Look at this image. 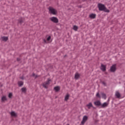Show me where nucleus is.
Listing matches in <instances>:
<instances>
[{"instance_id": "obj_17", "label": "nucleus", "mask_w": 125, "mask_h": 125, "mask_svg": "<svg viewBox=\"0 0 125 125\" xmlns=\"http://www.w3.org/2000/svg\"><path fill=\"white\" fill-rule=\"evenodd\" d=\"M69 97H70V95H69V94H67L65 96L64 101H67L69 99Z\"/></svg>"}, {"instance_id": "obj_18", "label": "nucleus", "mask_w": 125, "mask_h": 125, "mask_svg": "<svg viewBox=\"0 0 125 125\" xmlns=\"http://www.w3.org/2000/svg\"><path fill=\"white\" fill-rule=\"evenodd\" d=\"M1 39L4 42H6V41H7V40H8V37H1Z\"/></svg>"}, {"instance_id": "obj_25", "label": "nucleus", "mask_w": 125, "mask_h": 125, "mask_svg": "<svg viewBox=\"0 0 125 125\" xmlns=\"http://www.w3.org/2000/svg\"><path fill=\"white\" fill-rule=\"evenodd\" d=\"M51 39V36H49V37L47 38V42H49V41H50Z\"/></svg>"}, {"instance_id": "obj_3", "label": "nucleus", "mask_w": 125, "mask_h": 125, "mask_svg": "<svg viewBox=\"0 0 125 125\" xmlns=\"http://www.w3.org/2000/svg\"><path fill=\"white\" fill-rule=\"evenodd\" d=\"M50 20H51L52 22H53V23H58V22H59L58 19L55 17L50 18Z\"/></svg>"}, {"instance_id": "obj_2", "label": "nucleus", "mask_w": 125, "mask_h": 125, "mask_svg": "<svg viewBox=\"0 0 125 125\" xmlns=\"http://www.w3.org/2000/svg\"><path fill=\"white\" fill-rule=\"evenodd\" d=\"M49 10V13L50 14H52L53 15H57V10H56L53 7L50 6L48 8Z\"/></svg>"}, {"instance_id": "obj_4", "label": "nucleus", "mask_w": 125, "mask_h": 125, "mask_svg": "<svg viewBox=\"0 0 125 125\" xmlns=\"http://www.w3.org/2000/svg\"><path fill=\"white\" fill-rule=\"evenodd\" d=\"M88 119V117H87V116L86 115L84 116L83 117V120L81 122L82 125H84V124H85V122H86V121H87Z\"/></svg>"}, {"instance_id": "obj_8", "label": "nucleus", "mask_w": 125, "mask_h": 125, "mask_svg": "<svg viewBox=\"0 0 125 125\" xmlns=\"http://www.w3.org/2000/svg\"><path fill=\"white\" fill-rule=\"evenodd\" d=\"M94 104L95 106H101V102L100 101H96L94 102Z\"/></svg>"}, {"instance_id": "obj_20", "label": "nucleus", "mask_w": 125, "mask_h": 125, "mask_svg": "<svg viewBox=\"0 0 125 125\" xmlns=\"http://www.w3.org/2000/svg\"><path fill=\"white\" fill-rule=\"evenodd\" d=\"M27 89H26L25 87H23L21 88V91L23 92V93H26V91Z\"/></svg>"}, {"instance_id": "obj_24", "label": "nucleus", "mask_w": 125, "mask_h": 125, "mask_svg": "<svg viewBox=\"0 0 125 125\" xmlns=\"http://www.w3.org/2000/svg\"><path fill=\"white\" fill-rule=\"evenodd\" d=\"M96 96L97 97H98L99 98H101L100 95L99 94V92H98V93L96 94Z\"/></svg>"}, {"instance_id": "obj_30", "label": "nucleus", "mask_w": 125, "mask_h": 125, "mask_svg": "<svg viewBox=\"0 0 125 125\" xmlns=\"http://www.w3.org/2000/svg\"><path fill=\"white\" fill-rule=\"evenodd\" d=\"M37 77H38V76L36 75L35 77L37 78Z\"/></svg>"}, {"instance_id": "obj_16", "label": "nucleus", "mask_w": 125, "mask_h": 125, "mask_svg": "<svg viewBox=\"0 0 125 125\" xmlns=\"http://www.w3.org/2000/svg\"><path fill=\"white\" fill-rule=\"evenodd\" d=\"M54 89L56 91V92H57L60 90V87L59 86H56L54 88Z\"/></svg>"}, {"instance_id": "obj_27", "label": "nucleus", "mask_w": 125, "mask_h": 125, "mask_svg": "<svg viewBox=\"0 0 125 125\" xmlns=\"http://www.w3.org/2000/svg\"><path fill=\"white\" fill-rule=\"evenodd\" d=\"M22 22H23V21H22V20H21V21H20V23L21 24H22Z\"/></svg>"}, {"instance_id": "obj_28", "label": "nucleus", "mask_w": 125, "mask_h": 125, "mask_svg": "<svg viewBox=\"0 0 125 125\" xmlns=\"http://www.w3.org/2000/svg\"><path fill=\"white\" fill-rule=\"evenodd\" d=\"M103 84L104 85H106V83H105V82H103Z\"/></svg>"}, {"instance_id": "obj_5", "label": "nucleus", "mask_w": 125, "mask_h": 125, "mask_svg": "<svg viewBox=\"0 0 125 125\" xmlns=\"http://www.w3.org/2000/svg\"><path fill=\"white\" fill-rule=\"evenodd\" d=\"M50 81V79H48L46 82H45L43 83V87H44L45 88H47V85L49 84Z\"/></svg>"}, {"instance_id": "obj_22", "label": "nucleus", "mask_w": 125, "mask_h": 125, "mask_svg": "<svg viewBox=\"0 0 125 125\" xmlns=\"http://www.w3.org/2000/svg\"><path fill=\"white\" fill-rule=\"evenodd\" d=\"M78 29H79V27L77 25L73 26V30L74 31H78Z\"/></svg>"}, {"instance_id": "obj_11", "label": "nucleus", "mask_w": 125, "mask_h": 125, "mask_svg": "<svg viewBox=\"0 0 125 125\" xmlns=\"http://www.w3.org/2000/svg\"><path fill=\"white\" fill-rule=\"evenodd\" d=\"M86 107H87L88 109H90V108H94L93 105H92V103H89V104L86 105Z\"/></svg>"}, {"instance_id": "obj_6", "label": "nucleus", "mask_w": 125, "mask_h": 125, "mask_svg": "<svg viewBox=\"0 0 125 125\" xmlns=\"http://www.w3.org/2000/svg\"><path fill=\"white\" fill-rule=\"evenodd\" d=\"M116 70H117V67H116V64L112 65V66L110 67L111 72H116Z\"/></svg>"}, {"instance_id": "obj_26", "label": "nucleus", "mask_w": 125, "mask_h": 125, "mask_svg": "<svg viewBox=\"0 0 125 125\" xmlns=\"http://www.w3.org/2000/svg\"><path fill=\"white\" fill-rule=\"evenodd\" d=\"M43 42H45V43H48V42H46V40H43Z\"/></svg>"}, {"instance_id": "obj_14", "label": "nucleus", "mask_w": 125, "mask_h": 125, "mask_svg": "<svg viewBox=\"0 0 125 125\" xmlns=\"http://www.w3.org/2000/svg\"><path fill=\"white\" fill-rule=\"evenodd\" d=\"M80 74L76 73L75 75V80H78V79H80Z\"/></svg>"}, {"instance_id": "obj_1", "label": "nucleus", "mask_w": 125, "mask_h": 125, "mask_svg": "<svg viewBox=\"0 0 125 125\" xmlns=\"http://www.w3.org/2000/svg\"><path fill=\"white\" fill-rule=\"evenodd\" d=\"M98 7L99 10H100L101 11H104V12H107V13H108V12H110V10L107 9L104 4H103L102 3H99L98 4Z\"/></svg>"}, {"instance_id": "obj_10", "label": "nucleus", "mask_w": 125, "mask_h": 125, "mask_svg": "<svg viewBox=\"0 0 125 125\" xmlns=\"http://www.w3.org/2000/svg\"><path fill=\"white\" fill-rule=\"evenodd\" d=\"M1 102H5V101H7V98H6V96H3L1 97Z\"/></svg>"}, {"instance_id": "obj_19", "label": "nucleus", "mask_w": 125, "mask_h": 125, "mask_svg": "<svg viewBox=\"0 0 125 125\" xmlns=\"http://www.w3.org/2000/svg\"><path fill=\"white\" fill-rule=\"evenodd\" d=\"M19 86H22L23 84H24V83L22 81H20L18 82Z\"/></svg>"}, {"instance_id": "obj_23", "label": "nucleus", "mask_w": 125, "mask_h": 125, "mask_svg": "<svg viewBox=\"0 0 125 125\" xmlns=\"http://www.w3.org/2000/svg\"><path fill=\"white\" fill-rule=\"evenodd\" d=\"M12 96H13V94H12V93H10L8 95L9 98H12Z\"/></svg>"}, {"instance_id": "obj_29", "label": "nucleus", "mask_w": 125, "mask_h": 125, "mask_svg": "<svg viewBox=\"0 0 125 125\" xmlns=\"http://www.w3.org/2000/svg\"><path fill=\"white\" fill-rule=\"evenodd\" d=\"M32 75L33 76V77H35V74H34V73H33V74H32Z\"/></svg>"}, {"instance_id": "obj_12", "label": "nucleus", "mask_w": 125, "mask_h": 125, "mask_svg": "<svg viewBox=\"0 0 125 125\" xmlns=\"http://www.w3.org/2000/svg\"><path fill=\"white\" fill-rule=\"evenodd\" d=\"M11 117H17V113H16L14 111H11L10 113Z\"/></svg>"}, {"instance_id": "obj_15", "label": "nucleus", "mask_w": 125, "mask_h": 125, "mask_svg": "<svg viewBox=\"0 0 125 125\" xmlns=\"http://www.w3.org/2000/svg\"><path fill=\"white\" fill-rule=\"evenodd\" d=\"M102 108H105V107H107L108 106V103H104L103 104H101Z\"/></svg>"}, {"instance_id": "obj_21", "label": "nucleus", "mask_w": 125, "mask_h": 125, "mask_svg": "<svg viewBox=\"0 0 125 125\" xmlns=\"http://www.w3.org/2000/svg\"><path fill=\"white\" fill-rule=\"evenodd\" d=\"M102 97L103 99H106V94H104V93H102Z\"/></svg>"}, {"instance_id": "obj_7", "label": "nucleus", "mask_w": 125, "mask_h": 125, "mask_svg": "<svg viewBox=\"0 0 125 125\" xmlns=\"http://www.w3.org/2000/svg\"><path fill=\"white\" fill-rule=\"evenodd\" d=\"M89 18H90V19H95V18H96V14H91L89 15Z\"/></svg>"}, {"instance_id": "obj_9", "label": "nucleus", "mask_w": 125, "mask_h": 125, "mask_svg": "<svg viewBox=\"0 0 125 125\" xmlns=\"http://www.w3.org/2000/svg\"><path fill=\"white\" fill-rule=\"evenodd\" d=\"M101 70H102V71L103 72H105V71H106V65L102 64L101 66Z\"/></svg>"}, {"instance_id": "obj_13", "label": "nucleus", "mask_w": 125, "mask_h": 125, "mask_svg": "<svg viewBox=\"0 0 125 125\" xmlns=\"http://www.w3.org/2000/svg\"><path fill=\"white\" fill-rule=\"evenodd\" d=\"M115 96L117 97V98H120L121 97V94L119 91H116L115 93Z\"/></svg>"}]
</instances>
